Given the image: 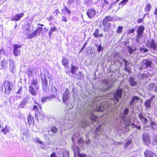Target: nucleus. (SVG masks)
<instances>
[{
    "instance_id": "nucleus-61",
    "label": "nucleus",
    "mask_w": 157,
    "mask_h": 157,
    "mask_svg": "<svg viewBox=\"0 0 157 157\" xmlns=\"http://www.w3.org/2000/svg\"><path fill=\"white\" fill-rule=\"evenodd\" d=\"M101 7L103 8H106L107 7V6H106L104 3H103L101 6Z\"/></svg>"
},
{
    "instance_id": "nucleus-2",
    "label": "nucleus",
    "mask_w": 157,
    "mask_h": 157,
    "mask_svg": "<svg viewBox=\"0 0 157 157\" xmlns=\"http://www.w3.org/2000/svg\"><path fill=\"white\" fill-rule=\"evenodd\" d=\"M111 104L106 101H103L100 105H97L96 110L98 112H103L104 110L109 111L110 110Z\"/></svg>"
},
{
    "instance_id": "nucleus-44",
    "label": "nucleus",
    "mask_w": 157,
    "mask_h": 157,
    "mask_svg": "<svg viewBox=\"0 0 157 157\" xmlns=\"http://www.w3.org/2000/svg\"><path fill=\"white\" fill-rule=\"evenodd\" d=\"M99 30L98 29H97L94 33L93 34V35L96 38H98L99 37Z\"/></svg>"
},
{
    "instance_id": "nucleus-52",
    "label": "nucleus",
    "mask_w": 157,
    "mask_h": 157,
    "mask_svg": "<svg viewBox=\"0 0 157 157\" xmlns=\"http://www.w3.org/2000/svg\"><path fill=\"white\" fill-rule=\"evenodd\" d=\"M124 70L126 71H128L129 73H131V71L130 68L128 66L125 67Z\"/></svg>"
},
{
    "instance_id": "nucleus-40",
    "label": "nucleus",
    "mask_w": 157,
    "mask_h": 157,
    "mask_svg": "<svg viewBox=\"0 0 157 157\" xmlns=\"http://www.w3.org/2000/svg\"><path fill=\"white\" fill-rule=\"evenodd\" d=\"M27 103L26 99L25 98H24L23 99L22 101L21 102L20 104V106L21 107V108H23L24 106Z\"/></svg>"
},
{
    "instance_id": "nucleus-4",
    "label": "nucleus",
    "mask_w": 157,
    "mask_h": 157,
    "mask_svg": "<svg viewBox=\"0 0 157 157\" xmlns=\"http://www.w3.org/2000/svg\"><path fill=\"white\" fill-rule=\"evenodd\" d=\"M122 90L121 88L118 89L114 94L113 103L114 105H116L119 101V99H121L122 94Z\"/></svg>"
},
{
    "instance_id": "nucleus-37",
    "label": "nucleus",
    "mask_w": 157,
    "mask_h": 157,
    "mask_svg": "<svg viewBox=\"0 0 157 157\" xmlns=\"http://www.w3.org/2000/svg\"><path fill=\"white\" fill-rule=\"evenodd\" d=\"M1 131L5 135L8 133L9 132V129L8 128L7 126H6L4 128H3Z\"/></svg>"
},
{
    "instance_id": "nucleus-24",
    "label": "nucleus",
    "mask_w": 157,
    "mask_h": 157,
    "mask_svg": "<svg viewBox=\"0 0 157 157\" xmlns=\"http://www.w3.org/2000/svg\"><path fill=\"white\" fill-rule=\"evenodd\" d=\"M114 19L113 17H112L107 16L103 20L102 22L108 23L109 21H113Z\"/></svg>"
},
{
    "instance_id": "nucleus-26",
    "label": "nucleus",
    "mask_w": 157,
    "mask_h": 157,
    "mask_svg": "<svg viewBox=\"0 0 157 157\" xmlns=\"http://www.w3.org/2000/svg\"><path fill=\"white\" fill-rule=\"evenodd\" d=\"M95 46L97 48V51L99 53L101 52H102L104 50V48L101 46V44H95Z\"/></svg>"
},
{
    "instance_id": "nucleus-13",
    "label": "nucleus",
    "mask_w": 157,
    "mask_h": 157,
    "mask_svg": "<svg viewBox=\"0 0 157 157\" xmlns=\"http://www.w3.org/2000/svg\"><path fill=\"white\" fill-rule=\"evenodd\" d=\"M144 30V28L143 26H140L138 27L137 30V33L140 37L143 36V34Z\"/></svg>"
},
{
    "instance_id": "nucleus-57",
    "label": "nucleus",
    "mask_w": 157,
    "mask_h": 157,
    "mask_svg": "<svg viewBox=\"0 0 157 157\" xmlns=\"http://www.w3.org/2000/svg\"><path fill=\"white\" fill-rule=\"evenodd\" d=\"M51 89L54 92V93H56L57 92V89L56 88L54 87H52Z\"/></svg>"
},
{
    "instance_id": "nucleus-14",
    "label": "nucleus",
    "mask_w": 157,
    "mask_h": 157,
    "mask_svg": "<svg viewBox=\"0 0 157 157\" xmlns=\"http://www.w3.org/2000/svg\"><path fill=\"white\" fill-rule=\"evenodd\" d=\"M129 82L130 85L132 86H135L137 85L136 80L135 78L132 76L129 78Z\"/></svg>"
},
{
    "instance_id": "nucleus-21",
    "label": "nucleus",
    "mask_w": 157,
    "mask_h": 157,
    "mask_svg": "<svg viewBox=\"0 0 157 157\" xmlns=\"http://www.w3.org/2000/svg\"><path fill=\"white\" fill-rule=\"evenodd\" d=\"M69 63V60L67 57H64L62 59L63 65L65 67H67Z\"/></svg>"
},
{
    "instance_id": "nucleus-56",
    "label": "nucleus",
    "mask_w": 157,
    "mask_h": 157,
    "mask_svg": "<svg viewBox=\"0 0 157 157\" xmlns=\"http://www.w3.org/2000/svg\"><path fill=\"white\" fill-rule=\"evenodd\" d=\"M65 10L66 13H68V14H70L71 13V12L70 10L67 7H65Z\"/></svg>"
},
{
    "instance_id": "nucleus-55",
    "label": "nucleus",
    "mask_w": 157,
    "mask_h": 157,
    "mask_svg": "<svg viewBox=\"0 0 157 157\" xmlns=\"http://www.w3.org/2000/svg\"><path fill=\"white\" fill-rule=\"evenodd\" d=\"M35 140L36 142L39 143L40 144H41L43 143V142L42 141H41L38 138H36L35 139Z\"/></svg>"
},
{
    "instance_id": "nucleus-30",
    "label": "nucleus",
    "mask_w": 157,
    "mask_h": 157,
    "mask_svg": "<svg viewBox=\"0 0 157 157\" xmlns=\"http://www.w3.org/2000/svg\"><path fill=\"white\" fill-rule=\"evenodd\" d=\"M72 148L75 154L76 153H78L79 152L80 149L78 146H77L74 145V146H72Z\"/></svg>"
},
{
    "instance_id": "nucleus-10",
    "label": "nucleus",
    "mask_w": 157,
    "mask_h": 157,
    "mask_svg": "<svg viewBox=\"0 0 157 157\" xmlns=\"http://www.w3.org/2000/svg\"><path fill=\"white\" fill-rule=\"evenodd\" d=\"M145 157H156V155L152 151L147 150L144 153Z\"/></svg>"
},
{
    "instance_id": "nucleus-58",
    "label": "nucleus",
    "mask_w": 157,
    "mask_h": 157,
    "mask_svg": "<svg viewBox=\"0 0 157 157\" xmlns=\"http://www.w3.org/2000/svg\"><path fill=\"white\" fill-rule=\"evenodd\" d=\"M132 143V142L131 140H128L126 143V144L125 146L127 147L128 146L129 144H130Z\"/></svg>"
},
{
    "instance_id": "nucleus-41",
    "label": "nucleus",
    "mask_w": 157,
    "mask_h": 157,
    "mask_svg": "<svg viewBox=\"0 0 157 157\" xmlns=\"http://www.w3.org/2000/svg\"><path fill=\"white\" fill-rule=\"evenodd\" d=\"M152 6L151 4L148 3L145 8V10L146 12H149L151 10Z\"/></svg>"
},
{
    "instance_id": "nucleus-20",
    "label": "nucleus",
    "mask_w": 157,
    "mask_h": 157,
    "mask_svg": "<svg viewBox=\"0 0 157 157\" xmlns=\"http://www.w3.org/2000/svg\"><path fill=\"white\" fill-rule=\"evenodd\" d=\"M10 71L13 73L15 71V66L14 65V61L13 60L10 61Z\"/></svg>"
},
{
    "instance_id": "nucleus-29",
    "label": "nucleus",
    "mask_w": 157,
    "mask_h": 157,
    "mask_svg": "<svg viewBox=\"0 0 157 157\" xmlns=\"http://www.w3.org/2000/svg\"><path fill=\"white\" fill-rule=\"evenodd\" d=\"M103 124H99L98 127H97L96 128L95 132V135H96V136H94V137L95 138H97V136L98 135V132H99L101 130V126Z\"/></svg>"
},
{
    "instance_id": "nucleus-3",
    "label": "nucleus",
    "mask_w": 157,
    "mask_h": 157,
    "mask_svg": "<svg viewBox=\"0 0 157 157\" xmlns=\"http://www.w3.org/2000/svg\"><path fill=\"white\" fill-rule=\"evenodd\" d=\"M4 88V93L6 94H9L12 91L13 86V83L10 82L6 81L5 82L4 85L2 86V90L3 91V87Z\"/></svg>"
},
{
    "instance_id": "nucleus-63",
    "label": "nucleus",
    "mask_w": 157,
    "mask_h": 157,
    "mask_svg": "<svg viewBox=\"0 0 157 157\" xmlns=\"http://www.w3.org/2000/svg\"><path fill=\"white\" fill-rule=\"evenodd\" d=\"M51 157H57L55 153H52L50 155Z\"/></svg>"
},
{
    "instance_id": "nucleus-48",
    "label": "nucleus",
    "mask_w": 157,
    "mask_h": 157,
    "mask_svg": "<svg viewBox=\"0 0 157 157\" xmlns=\"http://www.w3.org/2000/svg\"><path fill=\"white\" fill-rule=\"evenodd\" d=\"M32 120H33V118L31 117V115H29V117L28 119V122L29 124H30L32 123Z\"/></svg>"
},
{
    "instance_id": "nucleus-25",
    "label": "nucleus",
    "mask_w": 157,
    "mask_h": 157,
    "mask_svg": "<svg viewBox=\"0 0 157 157\" xmlns=\"http://www.w3.org/2000/svg\"><path fill=\"white\" fill-rule=\"evenodd\" d=\"M90 117L91 120L93 121H98V117L94 115L91 112H90Z\"/></svg>"
},
{
    "instance_id": "nucleus-51",
    "label": "nucleus",
    "mask_w": 157,
    "mask_h": 157,
    "mask_svg": "<svg viewBox=\"0 0 157 157\" xmlns=\"http://www.w3.org/2000/svg\"><path fill=\"white\" fill-rule=\"evenodd\" d=\"M51 130L52 132L54 133H55L57 131V129L55 126L52 127Z\"/></svg>"
},
{
    "instance_id": "nucleus-23",
    "label": "nucleus",
    "mask_w": 157,
    "mask_h": 157,
    "mask_svg": "<svg viewBox=\"0 0 157 157\" xmlns=\"http://www.w3.org/2000/svg\"><path fill=\"white\" fill-rule=\"evenodd\" d=\"M30 27L29 25V24L28 23L26 25L25 28H24L23 30V33L25 35H26L28 33L29 31Z\"/></svg>"
},
{
    "instance_id": "nucleus-39",
    "label": "nucleus",
    "mask_w": 157,
    "mask_h": 157,
    "mask_svg": "<svg viewBox=\"0 0 157 157\" xmlns=\"http://www.w3.org/2000/svg\"><path fill=\"white\" fill-rule=\"evenodd\" d=\"M43 29V28L41 27H38L37 29L35 31L36 34L38 35H40V33L42 32Z\"/></svg>"
},
{
    "instance_id": "nucleus-16",
    "label": "nucleus",
    "mask_w": 157,
    "mask_h": 157,
    "mask_svg": "<svg viewBox=\"0 0 157 157\" xmlns=\"http://www.w3.org/2000/svg\"><path fill=\"white\" fill-rule=\"evenodd\" d=\"M140 99V98L138 97L137 96H133L130 102L129 105H131L134 106L136 104L135 102V101H139Z\"/></svg>"
},
{
    "instance_id": "nucleus-27",
    "label": "nucleus",
    "mask_w": 157,
    "mask_h": 157,
    "mask_svg": "<svg viewBox=\"0 0 157 157\" xmlns=\"http://www.w3.org/2000/svg\"><path fill=\"white\" fill-rule=\"evenodd\" d=\"M143 63L146 65L147 67H151L152 63L151 61L146 59L143 60Z\"/></svg>"
},
{
    "instance_id": "nucleus-34",
    "label": "nucleus",
    "mask_w": 157,
    "mask_h": 157,
    "mask_svg": "<svg viewBox=\"0 0 157 157\" xmlns=\"http://www.w3.org/2000/svg\"><path fill=\"white\" fill-rule=\"evenodd\" d=\"M89 124L88 122L86 120H84L82 121L81 123L82 127L83 128H85Z\"/></svg>"
},
{
    "instance_id": "nucleus-59",
    "label": "nucleus",
    "mask_w": 157,
    "mask_h": 157,
    "mask_svg": "<svg viewBox=\"0 0 157 157\" xmlns=\"http://www.w3.org/2000/svg\"><path fill=\"white\" fill-rule=\"evenodd\" d=\"M145 17V16H144L143 18L142 19L139 18V19L137 21L139 23H140L141 22L144 20V19Z\"/></svg>"
},
{
    "instance_id": "nucleus-12",
    "label": "nucleus",
    "mask_w": 157,
    "mask_h": 157,
    "mask_svg": "<svg viewBox=\"0 0 157 157\" xmlns=\"http://www.w3.org/2000/svg\"><path fill=\"white\" fill-rule=\"evenodd\" d=\"M148 89L149 90L157 92V84L151 83L149 84Z\"/></svg>"
},
{
    "instance_id": "nucleus-47",
    "label": "nucleus",
    "mask_w": 157,
    "mask_h": 157,
    "mask_svg": "<svg viewBox=\"0 0 157 157\" xmlns=\"http://www.w3.org/2000/svg\"><path fill=\"white\" fill-rule=\"evenodd\" d=\"M140 51L141 53H146L149 50L147 48L141 47Z\"/></svg>"
},
{
    "instance_id": "nucleus-54",
    "label": "nucleus",
    "mask_w": 157,
    "mask_h": 157,
    "mask_svg": "<svg viewBox=\"0 0 157 157\" xmlns=\"http://www.w3.org/2000/svg\"><path fill=\"white\" fill-rule=\"evenodd\" d=\"M132 123H131L130 122H129L128 123H127V124H126L128 126H132V128H135V127H135V126L133 125H132Z\"/></svg>"
},
{
    "instance_id": "nucleus-60",
    "label": "nucleus",
    "mask_w": 157,
    "mask_h": 157,
    "mask_svg": "<svg viewBox=\"0 0 157 157\" xmlns=\"http://www.w3.org/2000/svg\"><path fill=\"white\" fill-rule=\"evenodd\" d=\"M108 90V88L107 87L102 88L101 90V91L103 92H105Z\"/></svg>"
},
{
    "instance_id": "nucleus-1",
    "label": "nucleus",
    "mask_w": 157,
    "mask_h": 157,
    "mask_svg": "<svg viewBox=\"0 0 157 157\" xmlns=\"http://www.w3.org/2000/svg\"><path fill=\"white\" fill-rule=\"evenodd\" d=\"M51 75L48 72L41 73L40 76L42 81V90L44 92L46 91L48 89V82L47 78H50Z\"/></svg>"
},
{
    "instance_id": "nucleus-50",
    "label": "nucleus",
    "mask_w": 157,
    "mask_h": 157,
    "mask_svg": "<svg viewBox=\"0 0 157 157\" xmlns=\"http://www.w3.org/2000/svg\"><path fill=\"white\" fill-rule=\"evenodd\" d=\"M37 81L36 82L35 80L34 79H33L31 82V85L33 87L35 88L36 86V84L37 83Z\"/></svg>"
},
{
    "instance_id": "nucleus-22",
    "label": "nucleus",
    "mask_w": 157,
    "mask_h": 157,
    "mask_svg": "<svg viewBox=\"0 0 157 157\" xmlns=\"http://www.w3.org/2000/svg\"><path fill=\"white\" fill-rule=\"evenodd\" d=\"M127 49L128 51V53L130 54H132L136 50V47L130 46H128Z\"/></svg>"
},
{
    "instance_id": "nucleus-28",
    "label": "nucleus",
    "mask_w": 157,
    "mask_h": 157,
    "mask_svg": "<svg viewBox=\"0 0 157 157\" xmlns=\"http://www.w3.org/2000/svg\"><path fill=\"white\" fill-rule=\"evenodd\" d=\"M78 68V67H76L75 66L72 65L71 66V71L72 74H75Z\"/></svg>"
},
{
    "instance_id": "nucleus-15",
    "label": "nucleus",
    "mask_w": 157,
    "mask_h": 157,
    "mask_svg": "<svg viewBox=\"0 0 157 157\" xmlns=\"http://www.w3.org/2000/svg\"><path fill=\"white\" fill-rule=\"evenodd\" d=\"M24 15V13H23L20 14H17L12 18L11 20L16 21H18L20 20L21 18Z\"/></svg>"
},
{
    "instance_id": "nucleus-36",
    "label": "nucleus",
    "mask_w": 157,
    "mask_h": 157,
    "mask_svg": "<svg viewBox=\"0 0 157 157\" xmlns=\"http://www.w3.org/2000/svg\"><path fill=\"white\" fill-rule=\"evenodd\" d=\"M92 1L93 0H84L83 3L85 5L88 6L92 3Z\"/></svg>"
},
{
    "instance_id": "nucleus-18",
    "label": "nucleus",
    "mask_w": 157,
    "mask_h": 157,
    "mask_svg": "<svg viewBox=\"0 0 157 157\" xmlns=\"http://www.w3.org/2000/svg\"><path fill=\"white\" fill-rule=\"evenodd\" d=\"M139 117L142 122L144 124H146L148 122V120L144 117L142 114L140 113L139 114Z\"/></svg>"
},
{
    "instance_id": "nucleus-35",
    "label": "nucleus",
    "mask_w": 157,
    "mask_h": 157,
    "mask_svg": "<svg viewBox=\"0 0 157 157\" xmlns=\"http://www.w3.org/2000/svg\"><path fill=\"white\" fill-rule=\"evenodd\" d=\"M60 157H69V153L68 151H65V152L61 154Z\"/></svg>"
},
{
    "instance_id": "nucleus-9",
    "label": "nucleus",
    "mask_w": 157,
    "mask_h": 157,
    "mask_svg": "<svg viewBox=\"0 0 157 157\" xmlns=\"http://www.w3.org/2000/svg\"><path fill=\"white\" fill-rule=\"evenodd\" d=\"M69 94L70 92H69V90L68 89H67L63 93V101L65 104H66L67 101L69 99Z\"/></svg>"
},
{
    "instance_id": "nucleus-64",
    "label": "nucleus",
    "mask_w": 157,
    "mask_h": 157,
    "mask_svg": "<svg viewBox=\"0 0 157 157\" xmlns=\"http://www.w3.org/2000/svg\"><path fill=\"white\" fill-rule=\"evenodd\" d=\"M79 157H86V155L84 154H79Z\"/></svg>"
},
{
    "instance_id": "nucleus-19",
    "label": "nucleus",
    "mask_w": 157,
    "mask_h": 157,
    "mask_svg": "<svg viewBox=\"0 0 157 157\" xmlns=\"http://www.w3.org/2000/svg\"><path fill=\"white\" fill-rule=\"evenodd\" d=\"M8 61L5 59H3L1 62V65L2 66L1 69H5L8 66Z\"/></svg>"
},
{
    "instance_id": "nucleus-32",
    "label": "nucleus",
    "mask_w": 157,
    "mask_h": 157,
    "mask_svg": "<svg viewBox=\"0 0 157 157\" xmlns=\"http://www.w3.org/2000/svg\"><path fill=\"white\" fill-rule=\"evenodd\" d=\"M151 101L150 100H147L144 103L145 107L147 109L151 108Z\"/></svg>"
},
{
    "instance_id": "nucleus-62",
    "label": "nucleus",
    "mask_w": 157,
    "mask_h": 157,
    "mask_svg": "<svg viewBox=\"0 0 157 157\" xmlns=\"http://www.w3.org/2000/svg\"><path fill=\"white\" fill-rule=\"evenodd\" d=\"M154 14L155 15L156 17H157V7L155 8V11L154 12Z\"/></svg>"
},
{
    "instance_id": "nucleus-49",
    "label": "nucleus",
    "mask_w": 157,
    "mask_h": 157,
    "mask_svg": "<svg viewBox=\"0 0 157 157\" xmlns=\"http://www.w3.org/2000/svg\"><path fill=\"white\" fill-rule=\"evenodd\" d=\"M102 82L103 83L105 84L107 86L109 85L110 82L109 80L106 79L103 80L102 81Z\"/></svg>"
},
{
    "instance_id": "nucleus-7",
    "label": "nucleus",
    "mask_w": 157,
    "mask_h": 157,
    "mask_svg": "<svg viewBox=\"0 0 157 157\" xmlns=\"http://www.w3.org/2000/svg\"><path fill=\"white\" fill-rule=\"evenodd\" d=\"M147 47L149 48L151 50L155 51L156 49L157 44L153 39L149 44H147Z\"/></svg>"
},
{
    "instance_id": "nucleus-11",
    "label": "nucleus",
    "mask_w": 157,
    "mask_h": 157,
    "mask_svg": "<svg viewBox=\"0 0 157 157\" xmlns=\"http://www.w3.org/2000/svg\"><path fill=\"white\" fill-rule=\"evenodd\" d=\"M55 95L54 94H51L48 97H43L41 98V101L42 103H44L47 102L48 100L49 101H50L53 98H55Z\"/></svg>"
},
{
    "instance_id": "nucleus-6",
    "label": "nucleus",
    "mask_w": 157,
    "mask_h": 157,
    "mask_svg": "<svg viewBox=\"0 0 157 157\" xmlns=\"http://www.w3.org/2000/svg\"><path fill=\"white\" fill-rule=\"evenodd\" d=\"M21 47V45L17 44L14 45L13 50L14 56H17L20 55L21 52L20 48Z\"/></svg>"
},
{
    "instance_id": "nucleus-17",
    "label": "nucleus",
    "mask_w": 157,
    "mask_h": 157,
    "mask_svg": "<svg viewBox=\"0 0 157 157\" xmlns=\"http://www.w3.org/2000/svg\"><path fill=\"white\" fill-rule=\"evenodd\" d=\"M102 24L104 26L103 30L105 32L108 31L111 27L110 23H104L102 22Z\"/></svg>"
},
{
    "instance_id": "nucleus-5",
    "label": "nucleus",
    "mask_w": 157,
    "mask_h": 157,
    "mask_svg": "<svg viewBox=\"0 0 157 157\" xmlns=\"http://www.w3.org/2000/svg\"><path fill=\"white\" fill-rule=\"evenodd\" d=\"M143 142L145 146H149L151 144V140L150 136L148 134H144L142 136Z\"/></svg>"
},
{
    "instance_id": "nucleus-33",
    "label": "nucleus",
    "mask_w": 157,
    "mask_h": 157,
    "mask_svg": "<svg viewBox=\"0 0 157 157\" xmlns=\"http://www.w3.org/2000/svg\"><path fill=\"white\" fill-rule=\"evenodd\" d=\"M33 87L31 86H30L29 87V91L30 94L32 95L35 96L36 95V93L34 90Z\"/></svg>"
},
{
    "instance_id": "nucleus-42",
    "label": "nucleus",
    "mask_w": 157,
    "mask_h": 157,
    "mask_svg": "<svg viewBox=\"0 0 157 157\" xmlns=\"http://www.w3.org/2000/svg\"><path fill=\"white\" fill-rule=\"evenodd\" d=\"M129 109L128 108H126L124 109V113H123V118L124 119V118L125 117V116L128 114V113Z\"/></svg>"
},
{
    "instance_id": "nucleus-43",
    "label": "nucleus",
    "mask_w": 157,
    "mask_h": 157,
    "mask_svg": "<svg viewBox=\"0 0 157 157\" xmlns=\"http://www.w3.org/2000/svg\"><path fill=\"white\" fill-rule=\"evenodd\" d=\"M123 28V26H119L117 28V30L116 31V32L119 34L121 33L122 32Z\"/></svg>"
},
{
    "instance_id": "nucleus-31",
    "label": "nucleus",
    "mask_w": 157,
    "mask_h": 157,
    "mask_svg": "<svg viewBox=\"0 0 157 157\" xmlns=\"http://www.w3.org/2000/svg\"><path fill=\"white\" fill-rule=\"evenodd\" d=\"M36 36L37 34L34 31L31 33L28 34L27 36V38L29 39H30L34 37H36Z\"/></svg>"
},
{
    "instance_id": "nucleus-8",
    "label": "nucleus",
    "mask_w": 157,
    "mask_h": 157,
    "mask_svg": "<svg viewBox=\"0 0 157 157\" xmlns=\"http://www.w3.org/2000/svg\"><path fill=\"white\" fill-rule=\"evenodd\" d=\"M96 13V11L94 9H89L87 10V14L88 17L91 19L95 16Z\"/></svg>"
},
{
    "instance_id": "nucleus-53",
    "label": "nucleus",
    "mask_w": 157,
    "mask_h": 157,
    "mask_svg": "<svg viewBox=\"0 0 157 157\" xmlns=\"http://www.w3.org/2000/svg\"><path fill=\"white\" fill-rule=\"evenodd\" d=\"M76 1V0H69L68 2L70 5H74V4Z\"/></svg>"
},
{
    "instance_id": "nucleus-38",
    "label": "nucleus",
    "mask_w": 157,
    "mask_h": 157,
    "mask_svg": "<svg viewBox=\"0 0 157 157\" xmlns=\"http://www.w3.org/2000/svg\"><path fill=\"white\" fill-rule=\"evenodd\" d=\"M128 1V0H123L122 1H121L119 5V8H121L123 7V6L125 5V4L127 3Z\"/></svg>"
},
{
    "instance_id": "nucleus-45",
    "label": "nucleus",
    "mask_w": 157,
    "mask_h": 157,
    "mask_svg": "<svg viewBox=\"0 0 157 157\" xmlns=\"http://www.w3.org/2000/svg\"><path fill=\"white\" fill-rule=\"evenodd\" d=\"M56 29L55 27H53L51 29L48 33L49 36H50L52 34L53 32H55L56 31Z\"/></svg>"
},
{
    "instance_id": "nucleus-46",
    "label": "nucleus",
    "mask_w": 157,
    "mask_h": 157,
    "mask_svg": "<svg viewBox=\"0 0 157 157\" xmlns=\"http://www.w3.org/2000/svg\"><path fill=\"white\" fill-rule=\"evenodd\" d=\"M35 117L36 120H38L39 118L41 119L42 118V117L41 116L40 113L36 112Z\"/></svg>"
}]
</instances>
